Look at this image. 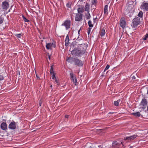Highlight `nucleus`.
Returning a JSON list of instances; mask_svg holds the SVG:
<instances>
[{
	"instance_id": "obj_20",
	"label": "nucleus",
	"mask_w": 148,
	"mask_h": 148,
	"mask_svg": "<svg viewBox=\"0 0 148 148\" xmlns=\"http://www.w3.org/2000/svg\"><path fill=\"white\" fill-rule=\"evenodd\" d=\"M105 33V31L104 29H102L100 32V35L101 36H104Z\"/></svg>"
},
{
	"instance_id": "obj_5",
	"label": "nucleus",
	"mask_w": 148,
	"mask_h": 148,
	"mask_svg": "<svg viewBox=\"0 0 148 148\" xmlns=\"http://www.w3.org/2000/svg\"><path fill=\"white\" fill-rule=\"evenodd\" d=\"M71 21L70 20H66L61 25L62 26H64L66 30H67L70 28Z\"/></svg>"
},
{
	"instance_id": "obj_49",
	"label": "nucleus",
	"mask_w": 148,
	"mask_h": 148,
	"mask_svg": "<svg viewBox=\"0 0 148 148\" xmlns=\"http://www.w3.org/2000/svg\"><path fill=\"white\" fill-rule=\"evenodd\" d=\"M29 1L30 0H28Z\"/></svg>"
},
{
	"instance_id": "obj_30",
	"label": "nucleus",
	"mask_w": 148,
	"mask_h": 148,
	"mask_svg": "<svg viewBox=\"0 0 148 148\" xmlns=\"http://www.w3.org/2000/svg\"><path fill=\"white\" fill-rule=\"evenodd\" d=\"M15 36H16L18 38H21V37L22 36V35L21 34H17L15 35Z\"/></svg>"
},
{
	"instance_id": "obj_45",
	"label": "nucleus",
	"mask_w": 148,
	"mask_h": 148,
	"mask_svg": "<svg viewBox=\"0 0 148 148\" xmlns=\"http://www.w3.org/2000/svg\"><path fill=\"white\" fill-rule=\"evenodd\" d=\"M40 106H41V104H40Z\"/></svg>"
},
{
	"instance_id": "obj_18",
	"label": "nucleus",
	"mask_w": 148,
	"mask_h": 148,
	"mask_svg": "<svg viewBox=\"0 0 148 148\" xmlns=\"http://www.w3.org/2000/svg\"><path fill=\"white\" fill-rule=\"evenodd\" d=\"M78 13L79 14L83 13L84 12V7L82 6L81 7L78 8L77 9Z\"/></svg>"
},
{
	"instance_id": "obj_28",
	"label": "nucleus",
	"mask_w": 148,
	"mask_h": 148,
	"mask_svg": "<svg viewBox=\"0 0 148 148\" xmlns=\"http://www.w3.org/2000/svg\"><path fill=\"white\" fill-rule=\"evenodd\" d=\"M54 73L53 66H51L50 69V74L51 75Z\"/></svg>"
},
{
	"instance_id": "obj_32",
	"label": "nucleus",
	"mask_w": 148,
	"mask_h": 148,
	"mask_svg": "<svg viewBox=\"0 0 148 148\" xmlns=\"http://www.w3.org/2000/svg\"><path fill=\"white\" fill-rule=\"evenodd\" d=\"M110 65H107L106 67L105 68L104 71L105 72L109 68Z\"/></svg>"
},
{
	"instance_id": "obj_3",
	"label": "nucleus",
	"mask_w": 148,
	"mask_h": 148,
	"mask_svg": "<svg viewBox=\"0 0 148 148\" xmlns=\"http://www.w3.org/2000/svg\"><path fill=\"white\" fill-rule=\"evenodd\" d=\"M140 18L139 17H135L132 20L131 25L132 27L135 28L140 24Z\"/></svg>"
},
{
	"instance_id": "obj_12",
	"label": "nucleus",
	"mask_w": 148,
	"mask_h": 148,
	"mask_svg": "<svg viewBox=\"0 0 148 148\" xmlns=\"http://www.w3.org/2000/svg\"><path fill=\"white\" fill-rule=\"evenodd\" d=\"M83 14L81 13L80 14H76L75 18V21H80L82 18Z\"/></svg>"
},
{
	"instance_id": "obj_15",
	"label": "nucleus",
	"mask_w": 148,
	"mask_h": 148,
	"mask_svg": "<svg viewBox=\"0 0 148 148\" xmlns=\"http://www.w3.org/2000/svg\"><path fill=\"white\" fill-rule=\"evenodd\" d=\"M69 39L68 35H67L66 37L65 40V46L66 47L68 46L69 44Z\"/></svg>"
},
{
	"instance_id": "obj_44",
	"label": "nucleus",
	"mask_w": 148,
	"mask_h": 148,
	"mask_svg": "<svg viewBox=\"0 0 148 148\" xmlns=\"http://www.w3.org/2000/svg\"><path fill=\"white\" fill-rule=\"evenodd\" d=\"M52 87V85H51L50 86V87Z\"/></svg>"
},
{
	"instance_id": "obj_41",
	"label": "nucleus",
	"mask_w": 148,
	"mask_h": 148,
	"mask_svg": "<svg viewBox=\"0 0 148 148\" xmlns=\"http://www.w3.org/2000/svg\"><path fill=\"white\" fill-rule=\"evenodd\" d=\"M80 30H81V29H79L78 30V34H80Z\"/></svg>"
},
{
	"instance_id": "obj_21",
	"label": "nucleus",
	"mask_w": 148,
	"mask_h": 148,
	"mask_svg": "<svg viewBox=\"0 0 148 148\" xmlns=\"http://www.w3.org/2000/svg\"><path fill=\"white\" fill-rule=\"evenodd\" d=\"M138 16L140 18H142L143 16V13L142 11H140L139 12Z\"/></svg>"
},
{
	"instance_id": "obj_47",
	"label": "nucleus",
	"mask_w": 148,
	"mask_h": 148,
	"mask_svg": "<svg viewBox=\"0 0 148 148\" xmlns=\"http://www.w3.org/2000/svg\"><path fill=\"white\" fill-rule=\"evenodd\" d=\"M49 59H50V58L49 56Z\"/></svg>"
},
{
	"instance_id": "obj_4",
	"label": "nucleus",
	"mask_w": 148,
	"mask_h": 148,
	"mask_svg": "<svg viewBox=\"0 0 148 148\" xmlns=\"http://www.w3.org/2000/svg\"><path fill=\"white\" fill-rule=\"evenodd\" d=\"M138 136V135L136 134H135L132 136L125 137L124 138V140H127L128 142H129L134 140Z\"/></svg>"
},
{
	"instance_id": "obj_19",
	"label": "nucleus",
	"mask_w": 148,
	"mask_h": 148,
	"mask_svg": "<svg viewBox=\"0 0 148 148\" xmlns=\"http://www.w3.org/2000/svg\"><path fill=\"white\" fill-rule=\"evenodd\" d=\"M132 114L136 117H139L140 115V114L139 112H136L133 113Z\"/></svg>"
},
{
	"instance_id": "obj_14",
	"label": "nucleus",
	"mask_w": 148,
	"mask_h": 148,
	"mask_svg": "<svg viewBox=\"0 0 148 148\" xmlns=\"http://www.w3.org/2000/svg\"><path fill=\"white\" fill-rule=\"evenodd\" d=\"M53 47H55L56 45L51 43H47L46 45V48L48 49H51Z\"/></svg>"
},
{
	"instance_id": "obj_23",
	"label": "nucleus",
	"mask_w": 148,
	"mask_h": 148,
	"mask_svg": "<svg viewBox=\"0 0 148 148\" xmlns=\"http://www.w3.org/2000/svg\"><path fill=\"white\" fill-rule=\"evenodd\" d=\"M88 25L89 27L90 28V27H93V25H92V22L90 20H89L88 21Z\"/></svg>"
},
{
	"instance_id": "obj_13",
	"label": "nucleus",
	"mask_w": 148,
	"mask_h": 148,
	"mask_svg": "<svg viewBox=\"0 0 148 148\" xmlns=\"http://www.w3.org/2000/svg\"><path fill=\"white\" fill-rule=\"evenodd\" d=\"M0 127L3 130H5L7 129V125L5 123H2Z\"/></svg>"
},
{
	"instance_id": "obj_22",
	"label": "nucleus",
	"mask_w": 148,
	"mask_h": 148,
	"mask_svg": "<svg viewBox=\"0 0 148 148\" xmlns=\"http://www.w3.org/2000/svg\"><path fill=\"white\" fill-rule=\"evenodd\" d=\"M86 19H89L90 18L91 16L88 11L87 14H86Z\"/></svg>"
},
{
	"instance_id": "obj_2",
	"label": "nucleus",
	"mask_w": 148,
	"mask_h": 148,
	"mask_svg": "<svg viewBox=\"0 0 148 148\" xmlns=\"http://www.w3.org/2000/svg\"><path fill=\"white\" fill-rule=\"evenodd\" d=\"M67 60L69 63H71L74 62L75 65L77 66H82L83 65L84 63L82 62L77 58H68Z\"/></svg>"
},
{
	"instance_id": "obj_17",
	"label": "nucleus",
	"mask_w": 148,
	"mask_h": 148,
	"mask_svg": "<svg viewBox=\"0 0 148 148\" xmlns=\"http://www.w3.org/2000/svg\"><path fill=\"white\" fill-rule=\"evenodd\" d=\"M108 5H105L104 10V14L107 15L108 14Z\"/></svg>"
},
{
	"instance_id": "obj_35",
	"label": "nucleus",
	"mask_w": 148,
	"mask_h": 148,
	"mask_svg": "<svg viewBox=\"0 0 148 148\" xmlns=\"http://www.w3.org/2000/svg\"><path fill=\"white\" fill-rule=\"evenodd\" d=\"M87 6H88V5H87V4H86L85 5V10L87 11L88 12V10L89 9V8H87Z\"/></svg>"
},
{
	"instance_id": "obj_46",
	"label": "nucleus",
	"mask_w": 148,
	"mask_h": 148,
	"mask_svg": "<svg viewBox=\"0 0 148 148\" xmlns=\"http://www.w3.org/2000/svg\"><path fill=\"white\" fill-rule=\"evenodd\" d=\"M84 45H85L84 44ZM84 47H85V46H84Z\"/></svg>"
},
{
	"instance_id": "obj_16",
	"label": "nucleus",
	"mask_w": 148,
	"mask_h": 148,
	"mask_svg": "<svg viewBox=\"0 0 148 148\" xmlns=\"http://www.w3.org/2000/svg\"><path fill=\"white\" fill-rule=\"evenodd\" d=\"M147 104V102L146 99H142L140 103L141 105L143 106H145Z\"/></svg>"
},
{
	"instance_id": "obj_27",
	"label": "nucleus",
	"mask_w": 148,
	"mask_h": 148,
	"mask_svg": "<svg viewBox=\"0 0 148 148\" xmlns=\"http://www.w3.org/2000/svg\"><path fill=\"white\" fill-rule=\"evenodd\" d=\"M148 38V34H146L143 37V39L144 40H146Z\"/></svg>"
},
{
	"instance_id": "obj_9",
	"label": "nucleus",
	"mask_w": 148,
	"mask_h": 148,
	"mask_svg": "<svg viewBox=\"0 0 148 148\" xmlns=\"http://www.w3.org/2000/svg\"><path fill=\"white\" fill-rule=\"evenodd\" d=\"M140 8L142 10L148 11V3H143L141 6Z\"/></svg>"
},
{
	"instance_id": "obj_36",
	"label": "nucleus",
	"mask_w": 148,
	"mask_h": 148,
	"mask_svg": "<svg viewBox=\"0 0 148 148\" xmlns=\"http://www.w3.org/2000/svg\"><path fill=\"white\" fill-rule=\"evenodd\" d=\"M54 79L55 80V81L56 82V83H58V81L57 79H56V78H55Z\"/></svg>"
},
{
	"instance_id": "obj_37",
	"label": "nucleus",
	"mask_w": 148,
	"mask_h": 148,
	"mask_svg": "<svg viewBox=\"0 0 148 148\" xmlns=\"http://www.w3.org/2000/svg\"><path fill=\"white\" fill-rule=\"evenodd\" d=\"M99 148H103V146L102 145H100L98 146Z\"/></svg>"
},
{
	"instance_id": "obj_42",
	"label": "nucleus",
	"mask_w": 148,
	"mask_h": 148,
	"mask_svg": "<svg viewBox=\"0 0 148 148\" xmlns=\"http://www.w3.org/2000/svg\"><path fill=\"white\" fill-rule=\"evenodd\" d=\"M36 76L37 78L39 79V77H38V76L36 74Z\"/></svg>"
},
{
	"instance_id": "obj_40",
	"label": "nucleus",
	"mask_w": 148,
	"mask_h": 148,
	"mask_svg": "<svg viewBox=\"0 0 148 148\" xmlns=\"http://www.w3.org/2000/svg\"><path fill=\"white\" fill-rule=\"evenodd\" d=\"M69 117V115H66L65 116V117L67 118H68Z\"/></svg>"
},
{
	"instance_id": "obj_11",
	"label": "nucleus",
	"mask_w": 148,
	"mask_h": 148,
	"mask_svg": "<svg viewBox=\"0 0 148 148\" xmlns=\"http://www.w3.org/2000/svg\"><path fill=\"white\" fill-rule=\"evenodd\" d=\"M121 144H122L123 146H124L122 142H121V143H119L116 141H114L112 143V146L114 148H117L120 147Z\"/></svg>"
},
{
	"instance_id": "obj_10",
	"label": "nucleus",
	"mask_w": 148,
	"mask_h": 148,
	"mask_svg": "<svg viewBox=\"0 0 148 148\" xmlns=\"http://www.w3.org/2000/svg\"><path fill=\"white\" fill-rule=\"evenodd\" d=\"M70 77L71 80L73 82V83L76 85L77 82V80L76 77L74 75L73 73H71L70 74Z\"/></svg>"
},
{
	"instance_id": "obj_25",
	"label": "nucleus",
	"mask_w": 148,
	"mask_h": 148,
	"mask_svg": "<svg viewBox=\"0 0 148 148\" xmlns=\"http://www.w3.org/2000/svg\"><path fill=\"white\" fill-rule=\"evenodd\" d=\"M97 3V0H92V5H95Z\"/></svg>"
},
{
	"instance_id": "obj_29",
	"label": "nucleus",
	"mask_w": 148,
	"mask_h": 148,
	"mask_svg": "<svg viewBox=\"0 0 148 148\" xmlns=\"http://www.w3.org/2000/svg\"><path fill=\"white\" fill-rule=\"evenodd\" d=\"M119 103L117 101H115L114 102V105L115 106H119Z\"/></svg>"
},
{
	"instance_id": "obj_38",
	"label": "nucleus",
	"mask_w": 148,
	"mask_h": 148,
	"mask_svg": "<svg viewBox=\"0 0 148 148\" xmlns=\"http://www.w3.org/2000/svg\"><path fill=\"white\" fill-rule=\"evenodd\" d=\"M121 101V99H119L117 101L119 103L120 101Z\"/></svg>"
},
{
	"instance_id": "obj_48",
	"label": "nucleus",
	"mask_w": 148,
	"mask_h": 148,
	"mask_svg": "<svg viewBox=\"0 0 148 148\" xmlns=\"http://www.w3.org/2000/svg\"><path fill=\"white\" fill-rule=\"evenodd\" d=\"M97 18L96 17V18L95 19H96Z\"/></svg>"
},
{
	"instance_id": "obj_33",
	"label": "nucleus",
	"mask_w": 148,
	"mask_h": 148,
	"mask_svg": "<svg viewBox=\"0 0 148 148\" xmlns=\"http://www.w3.org/2000/svg\"><path fill=\"white\" fill-rule=\"evenodd\" d=\"M3 79L4 77L0 73V81L3 80Z\"/></svg>"
},
{
	"instance_id": "obj_34",
	"label": "nucleus",
	"mask_w": 148,
	"mask_h": 148,
	"mask_svg": "<svg viewBox=\"0 0 148 148\" xmlns=\"http://www.w3.org/2000/svg\"><path fill=\"white\" fill-rule=\"evenodd\" d=\"M52 75V79H54L55 78H56V77L55 76V74H51Z\"/></svg>"
},
{
	"instance_id": "obj_7",
	"label": "nucleus",
	"mask_w": 148,
	"mask_h": 148,
	"mask_svg": "<svg viewBox=\"0 0 148 148\" xmlns=\"http://www.w3.org/2000/svg\"><path fill=\"white\" fill-rule=\"evenodd\" d=\"M17 125L14 121L11 122L8 125V128L11 130H15L16 128Z\"/></svg>"
},
{
	"instance_id": "obj_26",
	"label": "nucleus",
	"mask_w": 148,
	"mask_h": 148,
	"mask_svg": "<svg viewBox=\"0 0 148 148\" xmlns=\"http://www.w3.org/2000/svg\"><path fill=\"white\" fill-rule=\"evenodd\" d=\"M22 17H23V20L25 21V22H29V20H28V19H27L24 16H23V15L22 16Z\"/></svg>"
},
{
	"instance_id": "obj_43",
	"label": "nucleus",
	"mask_w": 148,
	"mask_h": 148,
	"mask_svg": "<svg viewBox=\"0 0 148 148\" xmlns=\"http://www.w3.org/2000/svg\"><path fill=\"white\" fill-rule=\"evenodd\" d=\"M109 114H111V113H112V114H114V112H112V113H111V112H110L109 113Z\"/></svg>"
},
{
	"instance_id": "obj_24",
	"label": "nucleus",
	"mask_w": 148,
	"mask_h": 148,
	"mask_svg": "<svg viewBox=\"0 0 148 148\" xmlns=\"http://www.w3.org/2000/svg\"><path fill=\"white\" fill-rule=\"evenodd\" d=\"M4 21V18L0 16V25L2 24Z\"/></svg>"
},
{
	"instance_id": "obj_8",
	"label": "nucleus",
	"mask_w": 148,
	"mask_h": 148,
	"mask_svg": "<svg viewBox=\"0 0 148 148\" xmlns=\"http://www.w3.org/2000/svg\"><path fill=\"white\" fill-rule=\"evenodd\" d=\"M126 22L125 18L124 17H122L120 21V26L123 29H124L125 27Z\"/></svg>"
},
{
	"instance_id": "obj_31",
	"label": "nucleus",
	"mask_w": 148,
	"mask_h": 148,
	"mask_svg": "<svg viewBox=\"0 0 148 148\" xmlns=\"http://www.w3.org/2000/svg\"><path fill=\"white\" fill-rule=\"evenodd\" d=\"M87 32H88V36H89L90 34V31H91V28H90V27H88V30H87Z\"/></svg>"
},
{
	"instance_id": "obj_1",
	"label": "nucleus",
	"mask_w": 148,
	"mask_h": 148,
	"mask_svg": "<svg viewBox=\"0 0 148 148\" xmlns=\"http://www.w3.org/2000/svg\"><path fill=\"white\" fill-rule=\"evenodd\" d=\"M81 45L83 46L82 44L79 45L78 46V47L75 48L73 50H71V48L70 49V51H71V53L72 55L75 57H79L84 55L86 52V49L81 47Z\"/></svg>"
},
{
	"instance_id": "obj_39",
	"label": "nucleus",
	"mask_w": 148,
	"mask_h": 148,
	"mask_svg": "<svg viewBox=\"0 0 148 148\" xmlns=\"http://www.w3.org/2000/svg\"><path fill=\"white\" fill-rule=\"evenodd\" d=\"M132 79H136V77L134 76H133L132 77Z\"/></svg>"
},
{
	"instance_id": "obj_6",
	"label": "nucleus",
	"mask_w": 148,
	"mask_h": 148,
	"mask_svg": "<svg viewBox=\"0 0 148 148\" xmlns=\"http://www.w3.org/2000/svg\"><path fill=\"white\" fill-rule=\"evenodd\" d=\"M9 7V3L6 1H4L2 2L1 7L3 10H6Z\"/></svg>"
}]
</instances>
